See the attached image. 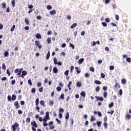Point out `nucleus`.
Wrapping results in <instances>:
<instances>
[{
	"label": "nucleus",
	"mask_w": 131,
	"mask_h": 131,
	"mask_svg": "<svg viewBox=\"0 0 131 131\" xmlns=\"http://www.w3.org/2000/svg\"><path fill=\"white\" fill-rule=\"evenodd\" d=\"M30 117H28L27 119H26V122L27 123H29V122H30Z\"/></svg>",
	"instance_id": "a19ab883"
},
{
	"label": "nucleus",
	"mask_w": 131,
	"mask_h": 131,
	"mask_svg": "<svg viewBox=\"0 0 131 131\" xmlns=\"http://www.w3.org/2000/svg\"><path fill=\"white\" fill-rule=\"evenodd\" d=\"M53 61L54 62L55 65H57L58 64V60L57 59V58L55 57L53 59Z\"/></svg>",
	"instance_id": "a211bd4d"
},
{
	"label": "nucleus",
	"mask_w": 131,
	"mask_h": 131,
	"mask_svg": "<svg viewBox=\"0 0 131 131\" xmlns=\"http://www.w3.org/2000/svg\"><path fill=\"white\" fill-rule=\"evenodd\" d=\"M39 43H40V42L38 40L35 41V45L36 47H38V49L40 50V49L42 48V46L41 45H39Z\"/></svg>",
	"instance_id": "f03ea898"
},
{
	"label": "nucleus",
	"mask_w": 131,
	"mask_h": 131,
	"mask_svg": "<svg viewBox=\"0 0 131 131\" xmlns=\"http://www.w3.org/2000/svg\"><path fill=\"white\" fill-rule=\"evenodd\" d=\"M100 91V86H97L96 88V92H99Z\"/></svg>",
	"instance_id": "774afa93"
},
{
	"label": "nucleus",
	"mask_w": 131,
	"mask_h": 131,
	"mask_svg": "<svg viewBox=\"0 0 131 131\" xmlns=\"http://www.w3.org/2000/svg\"><path fill=\"white\" fill-rule=\"evenodd\" d=\"M14 73H17V75H19V76H20V75L21 73H22V72L19 71V69H16L14 70Z\"/></svg>",
	"instance_id": "423d86ee"
},
{
	"label": "nucleus",
	"mask_w": 131,
	"mask_h": 131,
	"mask_svg": "<svg viewBox=\"0 0 131 131\" xmlns=\"http://www.w3.org/2000/svg\"><path fill=\"white\" fill-rule=\"evenodd\" d=\"M65 119H66L67 120H68V119H69V113L67 112L66 114V115L65 116Z\"/></svg>",
	"instance_id": "dca6fc26"
},
{
	"label": "nucleus",
	"mask_w": 131,
	"mask_h": 131,
	"mask_svg": "<svg viewBox=\"0 0 131 131\" xmlns=\"http://www.w3.org/2000/svg\"><path fill=\"white\" fill-rule=\"evenodd\" d=\"M37 86L38 88H40V86H41V83L40 82H38L37 83Z\"/></svg>",
	"instance_id": "13d9d810"
},
{
	"label": "nucleus",
	"mask_w": 131,
	"mask_h": 131,
	"mask_svg": "<svg viewBox=\"0 0 131 131\" xmlns=\"http://www.w3.org/2000/svg\"><path fill=\"white\" fill-rule=\"evenodd\" d=\"M114 106V102H111V104H108V107L109 108H112Z\"/></svg>",
	"instance_id": "bb28decb"
},
{
	"label": "nucleus",
	"mask_w": 131,
	"mask_h": 131,
	"mask_svg": "<svg viewBox=\"0 0 131 131\" xmlns=\"http://www.w3.org/2000/svg\"><path fill=\"white\" fill-rule=\"evenodd\" d=\"M95 98L97 99V101H104V98L103 97H98V96H95Z\"/></svg>",
	"instance_id": "1a4fd4ad"
},
{
	"label": "nucleus",
	"mask_w": 131,
	"mask_h": 131,
	"mask_svg": "<svg viewBox=\"0 0 131 131\" xmlns=\"http://www.w3.org/2000/svg\"><path fill=\"white\" fill-rule=\"evenodd\" d=\"M51 41H52L51 40V38H48L47 42H48V45H50V43H51Z\"/></svg>",
	"instance_id": "de8ad7c7"
},
{
	"label": "nucleus",
	"mask_w": 131,
	"mask_h": 131,
	"mask_svg": "<svg viewBox=\"0 0 131 131\" xmlns=\"http://www.w3.org/2000/svg\"><path fill=\"white\" fill-rule=\"evenodd\" d=\"M60 98L61 100H64V94H61Z\"/></svg>",
	"instance_id": "0e129e2a"
},
{
	"label": "nucleus",
	"mask_w": 131,
	"mask_h": 131,
	"mask_svg": "<svg viewBox=\"0 0 131 131\" xmlns=\"http://www.w3.org/2000/svg\"><path fill=\"white\" fill-rule=\"evenodd\" d=\"M83 61H84V58H82L80 59L78 61V64H79V65H80V64H82V62H83Z\"/></svg>",
	"instance_id": "6e6552de"
},
{
	"label": "nucleus",
	"mask_w": 131,
	"mask_h": 131,
	"mask_svg": "<svg viewBox=\"0 0 131 131\" xmlns=\"http://www.w3.org/2000/svg\"><path fill=\"white\" fill-rule=\"evenodd\" d=\"M16 99H17V96H16V95H15V94L12 95V97H11L12 101H15V100H16Z\"/></svg>",
	"instance_id": "f8f14e48"
},
{
	"label": "nucleus",
	"mask_w": 131,
	"mask_h": 131,
	"mask_svg": "<svg viewBox=\"0 0 131 131\" xmlns=\"http://www.w3.org/2000/svg\"><path fill=\"white\" fill-rule=\"evenodd\" d=\"M75 69L76 70V72L78 74L80 73L81 71L80 70H79L78 67H75Z\"/></svg>",
	"instance_id": "c85d7f7f"
},
{
	"label": "nucleus",
	"mask_w": 131,
	"mask_h": 131,
	"mask_svg": "<svg viewBox=\"0 0 131 131\" xmlns=\"http://www.w3.org/2000/svg\"><path fill=\"white\" fill-rule=\"evenodd\" d=\"M115 90H118V89H120V84L119 83L116 82L114 86Z\"/></svg>",
	"instance_id": "39448f33"
},
{
	"label": "nucleus",
	"mask_w": 131,
	"mask_h": 131,
	"mask_svg": "<svg viewBox=\"0 0 131 131\" xmlns=\"http://www.w3.org/2000/svg\"><path fill=\"white\" fill-rule=\"evenodd\" d=\"M91 121L92 122H93V121H96V118H95V117H93V116H91Z\"/></svg>",
	"instance_id": "c9c22d12"
},
{
	"label": "nucleus",
	"mask_w": 131,
	"mask_h": 131,
	"mask_svg": "<svg viewBox=\"0 0 131 131\" xmlns=\"http://www.w3.org/2000/svg\"><path fill=\"white\" fill-rule=\"evenodd\" d=\"M27 75V72L26 71H23L22 72L21 75L19 76V77H21L22 78H24V76Z\"/></svg>",
	"instance_id": "20e7f679"
},
{
	"label": "nucleus",
	"mask_w": 131,
	"mask_h": 131,
	"mask_svg": "<svg viewBox=\"0 0 131 131\" xmlns=\"http://www.w3.org/2000/svg\"><path fill=\"white\" fill-rule=\"evenodd\" d=\"M53 7L51 5H47V10H52Z\"/></svg>",
	"instance_id": "f704fd0d"
},
{
	"label": "nucleus",
	"mask_w": 131,
	"mask_h": 131,
	"mask_svg": "<svg viewBox=\"0 0 131 131\" xmlns=\"http://www.w3.org/2000/svg\"><path fill=\"white\" fill-rule=\"evenodd\" d=\"M114 112V110H112L111 112H107L108 114H111V115H112Z\"/></svg>",
	"instance_id": "5fc2aeb1"
},
{
	"label": "nucleus",
	"mask_w": 131,
	"mask_h": 131,
	"mask_svg": "<svg viewBox=\"0 0 131 131\" xmlns=\"http://www.w3.org/2000/svg\"><path fill=\"white\" fill-rule=\"evenodd\" d=\"M70 47H71V48H72L73 50H74V49H75V47L74 46V45L71 43H70Z\"/></svg>",
	"instance_id": "7c9ffc66"
},
{
	"label": "nucleus",
	"mask_w": 131,
	"mask_h": 131,
	"mask_svg": "<svg viewBox=\"0 0 131 131\" xmlns=\"http://www.w3.org/2000/svg\"><path fill=\"white\" fill-rule=\"evenodd\" d=\"M58 71V68H57L56 67H54L53 68V73H57Z\"/></svg>",
	"instance_id": "ddd939ff"
},
{
	"label": "nucleus",
	"mask_w": 131,
	"mask_h": 131,
	"mask_svg": "<svg viewBox=\"0 0 131 131\" xmlns=\"http://www.w3.org/2000/svg\"><path fill=\"white\" fill-rule=\"evenodd\" d=\"M28 116H30V117H31V116H33V113L32 112L29 113Z\"/></svg>",
	"instance_id": "bf43d9fd"
},
{
	"label": "nucleus",
	"mask_w": 131,
	"mask_h": 131,
	"mask_svg": "<svg viewBox=\"0 0 131 131\" xmlns=\"http://www.w3.org/2000/svg\"><path fill=\"white\" fill-rule=\"evenodd\" d=\"M2 68L3 69H4V70H6L7 69V67L6 66V64H5V63H4L2 65Z\"/></svg>",
	"instance_id": "2f4dec72"
},
{
	"label": "nucleus",
	"mask_w": 131,
	"mask_h": 131,
	"mask_svg": "<svg viewBox=\"0 0 131 131\" xmlns=\"http://www.w3.org/2000/svg\"><path fill=\"white\" fill-rule=\"evenodd\" d=\"M126 61H127V62H128V63H130V62H131V59H130V58H129V57L126 58Z\"/></svg>",
	"instance_id": "8fccbe9b"
},
{
	"label": "nucleus",
	"mask_w": 131,
	"mask_h": 131,
	"mask_svg": "<svg viewBox=\"0 0 131 131\" xmlns=\"http://www.w3.org/2000/svg\"><path fill=\"white\" fill-rule=\"evenodd\" d=\"M126 118H127V119H128V120H129V119L131 118V116H130V115H129V114H127L126 115Z\"/></svg>",
	"instance_id": "b1692460"
},
{
	"label": "nucleus",
	"mask_w": 131,
	"mask_h": 131,
	"mask_svg": "<svg viewBox=\"0 0 131 131\" xmlns=\"http://www.w3.org/2000/svg\"><path fill=\"white\" fill-rule=\"evenodd\" d=\"M38 91L40 92V93H42V91H43V87H41L39 88Z\"/></svg>",
	"instance_id": "052dcab7"
},
{
	"label": "nucleus",
	"mask_w": 131,
	"mask_h": 131,
	"mask_svg": "<svg viewBox=\"0 0 131 131\" xmlns=\"http://www.w3.org/2000/svg\"><path fill=\"white\" fill-rule=\"evenodd\" d=\"M13 131H15L16 129H17L19 131V124L18 123L15 122L14 124L12 126Z\"/></svg>",
	"instance_id": "f257e3e1"
},
{
	"label": "nucleus",
	"mask_w": 131,
	"mask_h": 131,
	"mask_svg": "<svg viewBox=\"0 0 131 131\" xmlns=\"http://www.w3.org/2000/svg\"><path fill=\"white\" fill-rule=\"evenodd\" d=\"M40 105H42V106H43V107H45V101L41 100L40 101Z\"/></svg>",
	"instance_id": "393cba45"
},
{
	"label": "nucleus",
	"mask_w": 131,
	"mask_h": 131,
	"mask_svg": "<svg viewBox=\"0 0 131 131\" xmlns=\"http://www.w3.org/2000/svg\"><path fill=\"white\" fill-rule=\"evenodd\" d=\"M96 124H97V126H98V127H101V125L102 124V122L101 121L97 122Z\"/></svg>",
	"instance_id": "412c9836"
},
{
	"label": "nucleus",
	"mask_w": 131,
	"mask_h": 131,
	"mask_svg": "<svg viewBox=\"0 0 131 131\" xmlns=\"http://www.w3.org/2000/svg\"><path fill=\"white\" fill-rule=\"evenodd\" d=\"M95 83H96V84H102V82L99 80H95Z\"/></svg>",
	"instance_id": "4be33fe9"
},
{
	"label": "nucleus",
	"mask_w": 131,
	"mask_h": 131,
	"mask_svg": "<svg viewBox=\"0 0 131 131\" xmlns=\"http://www.w3.org/2000/svg\"><path fill=\"white\" fill-rule=\"evenodd\" d=\"M56 90L58 92H61V90H62V88L60 86H57L56 88Z\"/></svg>",
	"instance_id": "4c0bfd02"
},
{
	"label": "nucleus",
	"mask_w": 131,
	"mask_h": 131,
	"mask_svg": "<svg viewBox=\"0 0 131 131\" xmlns=\"http://www.w3.org/2000/svg\"><path fill=\"white\" fill-rule=\"evenodd\" d=\"M16 26H15V25H13L12 27L11 28V32H13V31H14V30H15V28Z\"/></svg>",
	"instance_id": "a878e982"
},
{
	"label": "nucleus",
	"mask_w": 131,
	"mask_h": 131,
	"mask_svg": "<svg viewBox=\"0 0 131 131\" xmlns=\"http://www.w3.org/2000/svg\"><path fill=\"white\" fill-rule=\"evenodd\" d=\"M101 24L104 27H106L107 26V23H106L105 22H102Z\"/></svg>",
	"instance_id": "79ce46f5"
},
{
	"label": "nucleus",
	"mask_w": 131,
	"mask_h": 131,
	"mask_svg": "<svg viewBox=\"0 0 131 131\" xmlns=\"http://www.w3.org/2000/svg\"><path fill=\"white\" fill-rule=\"evenodd\" d=\"M77 26V24L74 23L73 25H72L71 28L72 29H73V28H75V27H76Z\"/></svg>",
	"instance_id": "2eb2a0df"
},
{
	"label": "nucleus",
	"mask_w": 131,
	"mask_h": 131,
	"mask_svg": "<svg viewBox=\"0 0 131 131\" xmlns=\"http://www.w3.org/2000/svg\"><path fill=\"white\" fill-rule=\"evenodd\" d=\"M28 84L30 85H32V82L31 81V79H29L28 80Z\"/></svg>",
	"instance_id": "864d4df0"
},
{
	"label": "nucleus",
	"mask_w": 131,
	"mask_h": 131,
	"mask_svg": "<svg viewBox=\"0 0 131 131\" xmlns=\"http://www.w3.org/2000/svg\"><path fill=\"white\" fill-rule=\"evenodd\" d=\"M104 126L105 128H108V124H107V122H104Z\"/></svg>",
	"instance_id": "09e8293b"
},
{
	"label": "nucleus",
	"mask_w": 131,
	"mask_h": 131,
	"mask_svg": "<svg viewBox=\"0 0 131 131\" xmlns=\"http://www.w3.org/2000/svg\"><path fill=\"white\" fill-rule=\"evenodd\" d=\"M72 84V81H69L68 84V88H70V85Z\"/></svg>",
	"instance_id": "6e6d98bb"
},
{
	"label": "nucleus",
	"mask_w": 131,
	"mask_h": 131,
	"mask_svg": "<svg viewBox=\"0 0 131 131\" xmlns=\"http://www.w3.org/2000/svg\"><path fill=\"white\" fill-rule=\"evenodd\" d=\"M110 70H114V66H110Z\"/></svg>",
	"instance_id": "680f3d73"
},
{
	"label": "nucleus",
	"mask_w": 131,
	"mask_h": 131,
	"mask_svg": "<svg viewBox=\"0 0 131 131\" xmlns=\"http://www.w3.org/2000/svg\"><path fill=\"white\" fill-rule=\"evenodd\" d=\"M5 57H9V52L6 51L4 53Z\"/></svg>",
	"instance_id": "473e14b6"
},
{
	"label": "nucleus",
	"mask_w": 131,
	"mask_h": 131,
	"mask_svg": "<svg viewBox=\"0 0 131 131\" xmlns=\"http://www.w3.org/2000/svg\"><path fill=\"white\" fill-rule=\"evenodd\" d=\"M105 22H106L107 23H109V22H110V18H105Z\"/></svg>",
	"instance_id": "4d7b16f0"
},
{
	"label": "nucleus",
	"mask_w": 131,
	"mask_h": 131,
	"mask_svg": "<svg viewBox=\"0 0 131 131\" xmlns=\"http://www.w3.org/2000/svg\"><path fill=\"white\" fill-rule=\"evenodd\" d=\"M56 13V10H53L50 11V15H55Z\"/></svg>",
	"instance_id": "4468645a"
},
{
	"label": "nucleus",
	"mask_w": 131,
	"mask_h": 131,
	"mask_svg": "<svg viewBox=\"0 0 131 131\" xmlns=\"http://www.w3.org/2000/svg\"><path fill=\"white\" fill-rule=\"evenodd\" d=\"M50 56H51L50 51H48V53L47 54V56H46V59L47 60H49V59H50Z\"/></svg>",
	"instance_id": "aec40b11"
},
{
	"label": "nucleus",
	"mask_w": 131,
	"mask_h": 131,
	"mask_svg": "<svg viewBox=\"0 0 131 131\" xmlns=\"http://www.w3.org/2000/svg\"><path fill=\"white\" fill-rule=\"evenodd\" d=\"M90 71H92V72H95V68H94L93 67H91L90 68Z\"/></svg>",
	"instance_id": "c756f323"
},
{
	"label": "nucleus",
	"mask_w": 131,
	"mask_h": 131,
	"mask_svg": "<svg viewBox=\"0 0 131 131\" xmlns=\"http://www.w3.org/2000/svg\"><path fill=\"white\" fill-rule=\"evenodd\" d=\"M101 78H105V74L101 73L100 74Z\"/></svg>",
	"instance_id": "37998d69"
},
{
	"label": "nucleus",
	"mask_w": 131,
	"mask_h": 131,
	"mask_svg": "<svg viewBox=\"0 0 131 131\" xmlns=\"http://www.w3.org/2000/svg\"><path fill=\"white\" fill-rule=\"evenodd\" d=\"M31 125H32V126H34V127H36V128L38 126V125H37L35 121H33V122H31Z\"/></svg>",
	"instance_id": "0eeeda50"
},
{
	"label": "nucleus",
	"mask_w": 131,
	"mask_h": 131,
	"mask_svg": "<svg viewBox=\"0 0 131 131\" xmlns=\"http://www.w3.org/2000/svg\"><path fill=\"white\" fill-rule=\"evenodd\" d=\"M36 19H37V20H41V16L40 15H38L36 17Z\"/></svg>",
	"instance_id": "69168bd1"
},
{
	"label": "nucleus",
	"mask_w": 131,
	"mask_h": 131,
	"mask_svg": "<svg viewBox=\"0 0 131 131\" xmlns=\"http://www.w3.org/2000/svg\"><path fill=\"white\" fill-rule=\"evenodd\" d=\"M115 18H116V20L118 21V20H119V15H118L117 14H116L115 15Z\"/></svg>",
	"instance_id": "49530a36"
},
{
	"label": "nucleus",
	"mask_w": 131,
	"mask_h": 131,
	"mask_svg": "<svg viewBox=\"0 0 131 131\" xmlns=\"http://www.w3.org/2000/svg\"><path fill=\"white\" fill-rule=\"evenodd\" d=\"M104 122H107V121L108 120V118H107V116H105V117L103 119Z\"/></svg>",
	"instance_id": "603ef678"
},
{
	"label": "nucleus",
	"mask_w": 131,
	"mask_h": 131,
	"mask_svg": "<svg viewBox=\"0 0 131 131\" xmlns=\"http://www.w3.org/2000/svg\"><path fill=\"white\" fill-rule=\"evenodd\" d=\"M49 103L50 106L52 105H54V100H50Z\"/></svg>",
	"instance_id": "e433bc0d"
},
{
	"label": "nucleus",
	"mask_w": 131,
	"mask_h": 131,
	"mask_svg": "<svg viewBox=\"0 0 131 131\" xmlns=\"http://www.w3.org/2000/svg\"><path fill=\"white\" fill-rule=\"evenodd\" d=\"M76 85L78 88H80V86H81V82H77Z\"/></svg>",
	"instance_id": "6ab92c4d"
},
{
	"label": "nucleus",
	"mask_w": 131,
	"mask_h": 131,
	"mask_svg": "<svg viewBox=\"0 0 131 131\" xmlns=\"http://www.w3.org/2000/svg\"><path fill=\"white\" fill-rule=\"evenodd\" d=\"M81 96H82L83 98H85V93H84V92H82L81 93Z\"/></svg>",
	"instance_id": "58836bf2"
},
{
	"label": "nucleus",
	"mask_w": 131,
	"mask_h": 131,
	"mask_svg": "<svg viewBox=\"0 0 131 131\" xmlns=\"http://www.w3.org/2000/svg\"><path fill=\"white\" fill-rule=\"evenodd\" d=\"M25 23L27 25H29V20H28V18H25Z\"/></svg>",
	"instance_id": "ea45409f"
},
{
	"label": "nucleus",
	"mask_w": 131,
	"mask_h": 131,
	"mask_svg": "<svg viewBox=\"0 0 131 131\" xmlns=\"http://www.w3.org/2000/svg\"><path fill=\"white\" fill-rule=\"evenodd\" d=\"M56 120L58 124H61V121L58 118H56Z\"/></svg>",
	"instance_id": "3c124183"
},
{
	"label": "nucleus",
	"mask_w": 131,
	"mask_h": 131,
	"mask_svg": "<svg viewBox=\"0 0 131 131\" xmlns=\"http://www.w3.org/2000/svg\"><path fill=\"white\" fill-rule=\"evenodd\" d=\"M121 81L123 84H125V83H126V80L125 79H122Z\"/></svg>",
	"instance_id": "cd10ccee"
},
{
	"label": "nucleus",
	"mask_w": 131,
	"mask_h": 131,
	"mask_svg": "<svg viewBox=\"0 0 131 131\" xmlns=\"http://www.w3.org/2000/svg\"><path fill=\"white\" fill-rule=\"evenodd\" d=\"M36 106H38V104H39V98H37L35 100Z\"/></svg>",
	"instance_id": "f3484780"
},
{
	"label": "nucleus",
	"mask_w": 131,
	"mask_h": 131,
	"mask_svg": "<svg viewBox=\"0 0 131 131\" xmlns=\"http://www.w3.org/2000/svg\"><path fill=\"white\" fill-rule=\"evenodd\" d=\"M107 95H108V94L107 93V92H104V93H103L104 98H107Z\"/></svg>",
	"instance_id": "c03bdc74"
},
{
	"label": "nucleus",
	"mask_w": 131,
	"mask_h": 131,
	"mask_svg": "<svg viewBox=\"0 0 131 131\" xmlns=\"http://www.w3.org/2000/svg\"><path fill=\"white\" fill-rule=\"evenodd\" d=\"M45 118H47L49 120H50V113L49 112H46V115L45 116Z\"/></svg>",
	"instance_id": "9d476101"
},
{
	"label": "nucleus",
	"mask_w": 131,
	"mask_h": 131,
	"mask_svg": "<svg viewBox=\"0 0 131 131\" xmlns=\"http://www.w3.org/2000/svg\"><path fill=\"white\" fill-rule=\"evenodd\" d=\"M35 36L37 39H41V35L40 34L38 33L36 35H35Z\"/></svg>",
	"instance_id": "9b49d317"
},
{
	"label": "nucleus",
	"mask_w": 131,
	"mask_h": 131,
	"mask_svg": "<svg viewBox=\"0 0 131 131\" xmlns=\"http://www.w3.org/2000/svg\"><path fill=\"white\" fill-rule=\"evenodd\" d=\"M36 91V90L35 89V88H32L31 89V93H35Z\"/></svg>",
	"instance_id": "e2e57ef3"
},
{
	"label": "nucleus",
	"mask_w": 131,
	"mask_h": 131,
	"mask_svg": "<svg viewBox=\"0 0 131 131\" xmlns=\"http://www.w3.org/2000/svg\"><path fill=\"white\" fill-rule=\"evenodd\" d=\"M14 106L16 109H19V108H20V104H19V102H18V101H16L14 102Z\"/></svg>",
	"instance_id": "7ed1b4c3"
},
{
	"label": "nucleus",
	"mask_w": 131,
	"mask_h": 131,
	"mask_svg": "<svg viewBox=\"0 0 131 131\" xmlns=\"http://www.w3.org/2000/svg\"><path fill=\"white\" fill-rule=\"evenodd\" d=\"M73 69H74V66H72L71 67V71H70L71 73H72V72H73Z\"/></svg>",
	"instance_id": "a18cd8bd"
},
{
	"label": "nucleus",
	"mask_w": 131,
	"mask_h": 131,
	"mask_svg": "<svg viewBox=\"0 0 131 131\" xmlns=\"http://www.w3.org/2000/svg\"><path fill=\"white\" fill-rule=\"evenodd\" d=\"M68 74H69V70H68L64 72V75L68 76Z\"/></svg>",
	"instance_id": "72a5a7b5"
},
{
	"label": "nucleus",
	"mask_w": 131,
	"mask_h": 131,
	"mask_svg": "<svg viewBox=\"0 0 131 131\" xmlns=\"http://www.w3.org/2000/svg\"><path fill=\"white\" fill-rule=\"evenodd\" d=\"M2 8H3V9H6V6H7V4H6V3L3 2L2 3Z\"/></svg>",
	"instance_id": "5701e85b"
},
{
	"label": "nucleus",
	"mask_w": 131,
	"mask_h": 131,
	"mask_svg": "<svg viewBox=\"0 0 131 131\" xmlns=\"http://www.w3.org/2000/svg\"><path fill=\"white\" fill-rule=\"evenodd\" d=\"M11 4H12L13 7H15V0H12Z\"/></svg>",
	"instance_id": "338daca9"
}]
</instances>
